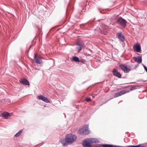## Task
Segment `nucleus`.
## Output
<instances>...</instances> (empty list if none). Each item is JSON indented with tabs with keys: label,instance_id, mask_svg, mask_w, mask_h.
I'll use <instances>...</instances> for the list:
<instances>
[{
	"label": "nucleus",
	"instance_id": "nucleus-5",
	"mask_svg": "<svg viewBox=\"0 0 147 147\" xmlns=\"http://www.w3.org/2000/svg\"><path fill=\"white\" fill-rule=\"evenodd\" d=\"M84 42L80 40H78L76 43V45L77 46L76 49L79 52L82 49L84 46Z\"/></svg>",
	"mask_w": 147,
	"mask_h": 147
},
{
	"label": "nucleus",
	"instance_id": "nucleus-16",
	"mask_svg": "<svg viewBox=\"0 0 147 147\" xmlns=\"http://www.w3.org/2000/svg\"><path fill=\"white\" fill-rule=\"evenodd\" d=\"M2 115L3 117L7 119L8 117L10 116V115L9 113H4L2 114Z\"/></svg>",
	"mask_w": 147,
	"mask_h": 147
},
{
	"label": "nucleus",
	"instance_id": "nucleus-8",
	"mask_svg": "<svg viewBox=\"0 0 147 147\" xmlns=\"http://www.w3.org/2000/svg\"><path fill=\"white\" fill-rule=\"evenodd\" d=\"M38 98L40 100H42L46 102L49 103L50 102V100H48L47 97L43 95H40V96H38Z\"/></svg>",
	"mask_w": 147,
	"mask_h": 147
},
{
	"label": "nucleus",
	"instance_id": "nucleus-17",
	"mask_svg": "<svg viewBox=\"0 0 147 147\" xmlns=\"http://www.w3.org/2000/svg\"><path fill=\"white\" fill-rule=\"evenodd\" d=\"M72 60L77 63L80 62L79 58L76 57H72Z\"/></svg>",
	"mask_w": 147,
	"mask_h": 147
},
{
	"label": "nucleus",
	"instance_id": "nucleus-14",
	"mask_svg": "<svg viewBox=\"0 0 147 147\" xmlns=\"http://www.w3.org/2000/svg\"><path fill=\"white\" fill-rule=\"evenodd\" d=\"M88 139L91 144L93 143H97L98 142L97 139L95 138H89Z\"/></svg>",
	"mask_w": 147,
	"mask_h": 147
},
{
	"label": "nucleus",
	"instance_id": "nucleus-12",
	"mask_svg": "<svg viewBox=\"0 0 147 147\" xmlns=\"http://www.w3.org/2000/svg\"><path fill=\"white\" fill-rule=\"evenodd\" d=\"M133 48L136 51L139 53L141 52V47L140 45H135L134 46Z\"/></svg>",
	"mask_w": 147,
	"mask_h": 147
},
{
	"label": "nucleus",
	"instance_id": "nucleus-1",
	"mask_svg": "<svg viewBox=\"0 0 147 147\" xmlns=\"http://www.w3.org/2000/svg\"><path fill=\"white\" fill-rule=\"evenodd\" d=\"M77 136L71 134H68L66 135L65 139H61L60 142L64 146L71 144L74 143L77 139Z\"/></svg>",
	"mask_w": 147,
	"mask_h": 147
},
{
	"label": "nucleus",
	"instance_id": "nucleus-15",
	"mask_svg": "<svg viewBox=\"0 0 147 147\" xmlns=\"http://www.w3.org/2000/svg\"><path fill=\"white\" fill-rule=\"evenodd\" d=\"M20 82L26 85H29L30 84L29 82L26 79H22L21 80Z\"/></svg>",
	"mask_w": 147,
	"mask_h": 147
},
{
	"label": "nucleus",
	"instance_id": "nucleus-21",
	"mask_svg": "<svg viewBox=\"0 0 147 147\" xmlns=\"http://www.w3.org/2000/svg\"><path fill=\"white\" fill-rule=\"evenodd\" d=\"M79 61H80V62H81L82 63H84L85 61V60L83 59H81L80 60H79Z\"/></svg>",
	"mask_w": 147,
	"mask_h": 147
},
{
	"label": "nucleus",
	"instance_id": "nucleus-10",
	"mask_svg": "<svg viewBox=\"0 0 147 147\" xmlns=\"http://www.w3.org/2000/svg\"><path fill=\"white\" fill-rule=\"evenodd\" d=\"M113 72L114 76H116L119 78H121V76L120 73L118 72L115 69H113Z\"/></svg>",
	"mask_w": 147,
	"mask_h": 147
},
{
	"label": "nucleus",
	"instance_id": "nucleus-19",
	"mask_svg": "<svg viewBox=\"0 0 147 147\" xmlns=\"http://www.w3.org/2000/svg\"><path fill=\"white\" fill-rule=\"evenodd\" d=\"M142 145L139 144L137 146L130 145L128 146L127 147H142Z\"/></svg>",
	"mask_w": 147,
	"mask_h": 147
},
{
	"label": "nucleus",
	"instance_id": "nucleus-6",
	"mask_svg": "<svg viewBox=\"0 0 147 147\" xmlns=\"http://www.w3.org/2000/svg\"><path fill=\"white\" fill-rule=\"evenodd\" d=\"M42 57L40 56H38L36 54H35L34 60L37 63L41 64L42 62Z\"/></svg>",
	"mask_w": 147,
	"mask_h": 147
},
{
	"label": "nucleus",
	"instance_id": "nucleus-13",
	"mask_svg": "<svg viewBox=\"0 0 147 147\" xmlns=\"http://www.w3.org/2000/svg\"><path fill=\"white\" fill-rule=\"evenodd\" d=\"M133 58L135 61L138 63H140L142 62V58L140 57H134Z\"/></svg>",
	"mask_w": 147,
	"mask_h": 147
},
{
	"label": "nucleus",
	"instance_id": "nucleus-18",
	"mask_svg": "<svg viewBox=\"0 0 147 147\" xmlns=\"http://www.w3.org/2000/svg\"><path fill=\"white\" fill-rule=\"evenodd\" d=\"M23 131L22 130H20V131H19L18 133H17L16 134L15 136L16 137H18L22 133Z\"/></svg>",
	"mask_w": 147,
	"mask_h": 147
},
{
	"label": "nucleus",
	"instance_id": "nucleus-2",
	"mask_svg": "<svg viewBox=\"0 0 147 147\" xmlns=\"http://www.w3.org/2000/svg\"><path fill=\"white\" fill-rule=\"evenodd\" d=\"M78 132L79 134L82 135L88 134L90 133L88 127L86 126H84L82 128L80 129Z\"/></svg>",
	"mask_w": 147,
	"mask_h": 147
},
{
	"label": "nucleus",
	"instance_id": "nucleus-4",
	"mask_svg": "<svg viewBox=\"0 0 147 147\" xmlns=\"http://www.w3.org/2000/svg\"><path fill=\"white\" fill-rule=\"evenodd\" d=\"M119 66L120 68L123 70L125 73H128L131 69V67L130 66H127L124 64H121Z\"/></svg>",
	"mask_w": 147,
	"mask_h": 147
},
{
	"label": "nucleus",
	"instance_id": "nucleus-3",
	"mask_svg": "<svg viewBox=\"0 0 147 147\" xmlns=\"http://www.w3.org/2000/svg\"><path fill=\"white\" fill-rule=\"evenodd\" d=\"M117 22L118 24L125 27L126 26L127 22L125 20L122 18L120 17L117 18Z\"/></svg>",
	"mask_w": 147,
	"mask_h": 147
},
{
	"label": "nucleus",
	"instance_id": "nucleus-9",
	"mask_svg": "<svg viewBox=\"0 0 147 147\" xmlns=\"http://www.w3.org/2000/svg\"><path fill=\"white\" fill-rule=\"evenodd\" d=\"M126 93V91L125 90H122L118 92L115 93L114 95V98H116Z\"/></svg>",
	"mask_w": 147,
	"mask_h": 147
},
{
	"label": "nucleus",
	"instance_id": "nucleus-20",
	"mask_svg": "<svg viewBox=\"0 0 147 147\" xmlns=\"http://www.w3.org/2000/svg\"><path fill=\"white\" fill-rule=\"evenodd\" d=\"M85 101H86L87 102H89L91 100V99H90V98H86L85 100Z\"/></svg>",
	"mask_w": 147,
	"mask_h": 147
},
{
	"label": "nucleus",
	"instance_id": "nucleus-22",
	"mask_svg": "<svg viewBox=\"0 0 147 147\" xmlns=\"http://www.w3.org/2000/svg\"><path fill=\"white\" fill-rule=\"evenodd\" d=\"M143 65L144 68L145 70L147 73V67L144 65Z\"/></svg>",
	"mask_w": 147,
	"mask_h": 147
},
{
	"label": "nucleus",
	"instance_id": "nucleus-7",
	"mask_svg": "<svg viewBox=\"0 0 147 147\" xmlns=\"http://www.w3.org/2000/svg\"><path fill=\"white\" fill-rule=\"evenodd\" d=\"M82 144L84 147H91L92 146L88 138L84 140Z\"/></svg>",
	"mask_w": 147,
	"mask_h": 147
},
{
	"label": "nucleus",
	"instance_id": "nucleus-11",
	"mask_svg": "<svg viewBox=\"0 0 147 147\" xmlns=\"http://www.w3.org/2000/svg\"><path fill=\"white\" fill-rule=\"evenodd\" d=\"M117 36L118 38L121 41H124L125 40L124 36L121 32L118 33L117 34Z\"/></svg>",
	"mask_w": 147,
	"mask_h": 147
}]
</instances>
